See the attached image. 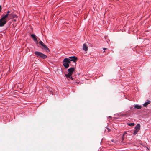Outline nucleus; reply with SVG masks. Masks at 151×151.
I'll return each instance as SVG.
<instances>
[{
	"label": "nucleus",
	"instance_id": "f3484780",
	"mask_svg": "<svg viewBox=\"0 0 151 151\" xmlns=\"http://www.w3.org/2000/svg\"><path fill=\"white\" fill-rule=\"evenodd\" d=\"M111 141L112 142H115L114 140V139L111 140Z\"/></svg>",
	"mask_w": 151,
	"mask_h": 151
},
{
	"label": "nucleus",
	"instance_id": "423d86ee",
	"mask_svg": "<svg viewBox=\"0 0 151 151\" xmlns=\"http://www.w3.org/2000/svg\"><path fill=\"white\" fill-rule=\"evenodd\" d=\"M39 43L41 45L42 47H40L42 49H44L47 52H49V49L47 47L46 45L45 44H44L41 41H40Z\"/></svg>",
	"mask_w": 151,
	"mask_h": 151
},
{
	"label": "nucleus",
	"instance_id": "6e6552de",
	"mask_svg": "<svg viewBox=\"0 0 151 151\" xmlns=\"http://www.w3.org/2000/svg\"><path fill=\"white\" fill-rule=\"evenodd\" d=\"M31 37L33 39L34 41L37 44L38 43L37 39L35 35L32 34L31 35Z\"/></svg>",
	"mask_w": 151,
	"mask_h": 151
},
{
	"label": "nucleus",
	"instance_id": "39448f33",
	"mask_svg": "<svg viewBox=\"0 0 151 151\" xmlns=\"http://www.w3.org/2000/svg\"><path fill=\"white\" fill-rule=\"evenodd\" d=\"M140 125L139 124H137L135 126L133 134L135 135L137 134L138 132L140 130Z\"/></svg>",
	"mask_w": 151,
	"mask_h": 151
},
{
	"label": "nucleus",
	"instance_id": "0eeeda50",
	"mask_svg": "<svg viewBox=\"0 0 151 151\" xmlns=\"http://www.w3.org/2000/svg\"><path fill=\"white\" fill-rule=\"evenodd\" d=\"M68 58L70 60V63L71 61L75 63L77 61L78 59L77 57L75 56L69 57Z\"/></svg>",
	"mask_w": 151,
	"mask_h": 151
},
{
	"label": "nucleus",
	"instance_id": "1a4fd4ad",
	"mask_svg": "<svg viewBox=\"0 0 151 151\" xmlns=\"http://www.w3.org/2000/svg\"><path fill=\"white\" fill-rule=\"evenodd\" d=\"M150 103V101L149 100H147V101L145 102L143 104V106L144 107H147V106Z\"/></svg>",
	"mask_w": 151,
	"mask_h": 151
},
{
	"label": "nucleus",
	"instance_id": "aec40b11",
	"mask_svg": "<svg viewBox=\"0 0 151 151\" xmlns=\"http://www.w3.org/2000/svg\"><path fill=\"white\" fill-rule=\"evenodd\" d=\"M17 17V16L16 15H15L14 16H13V17Z\"/></svg>",
	"mask_w": 151,
	"mask_h": 151
},
{
	"label": "nucleus",
	"instance_id": "7ed1b4c3",
	"mask_svg": "<svg viewBox=\"0 0 151 151\" xmlns=\"http://www.w3.org/2000/svg\"><path fill=\"white\" fill-rule=\"evenodd\" d=\"M7 16H4L3 15L1 16V18L0 19V27H2L4 26L7 22V21L6 18Z\"/></svg>",
	"mask_w": 151,
	"mask_h": 151
},
{
	"label": "nucleus",
	"instance_id": "9d476101",
	"mask_svg": "<svg viewBox=\"0 0 151 151\" xmlns=\"http://www.w3.org/2000/svg\"><path fill=\"white\" fill-rule=\"evenodd\" d=\"M142 107L141 106L138 104L134 105V108L137 109H141Z\"/></svg>",
	"mask_w": 151,
	"mask_h": 151
},
{
	"label": "nucleus",
	"instance_id": "f03ea898",
	"mask_svg": "<svg viewBox=\"0 0 151 151\" xmlns=\"http://www.w3.org/2000/svg\"><path fill=\"white\" fill-rule=\"evenodd\" d=\"M34 53L35 55L38 58L45 59L47 58L46 55L39 52L36 51Z\"/></svg>",
	"mask_w": 151,
	"mask_h": 151
},
{
	"label": "nucleus",
	"instance_id": "2eb2a0df",
	"mask_svg": "<svg viewBox=\"0 0 151 151\" xmlns=\"http://www.w3.org/2000/svg\"><path fill=\"white\" fill-rule=\"evenodd\" d=\"M49 90L50 91V93L51 94L52 93V88H51Z\"/></svg>",
	"mask_w": 151,
	"mask_h": 151
},
{
	"label": "nucleus",
	"instance_id": "4be33fe9",
	"mask_svg": "<svg viewBox=\"0 0 151 151\" xmlns=\"http://www.w3.org/2000/svg\"><path fill=\"white\" fill-rule=\"evenodd\" d=\"M105 131H106V129H105Z\"/></svg>",
	"mask_w": 151,
	"mask_h": 151
},
{
	"label": "nucleus",
	"instance_id": "f257e3e1",
	"mask_svg": "<svg viewBox=\"0 0 151 151\" xmlns=\"http://www.w3.org/2000/svg\"><path fill=\"white\" fill-rule=\"evenodd\" d=\"M74 70L75 68L74 67H72L68 69V73L66 74L65 76L68 80L69 79H71L72 80H74V78L72 77V75Z\"/></svg>",
	"mask_w": 151,
	"mask_h": 151
},
{
	"label": "nucleus",
	"instance_id": "9b49d317",
	"mask_svg": "<svg viewBox=\"0 0 151 151\" xmlns=\"http://www.w3.org/2000/svg\"><path fill=\"white\" fill-rule=\"evenodd\" d=\"M88 47L86 44H84L83 45V49L85 51H86L88 50Z\"/></svg>",
	"mask_w": 151,
	"mask_h": 151
},
{
	"label": "nucleus",
	"instance_id": "ddd939ff",
	"mask_svg": "<svg viewBox=\"0 0 151 151\" xmlns=\"http://www.w3.org/2000/svg\"><path fill=\"white\" fill-rule=\"evenodd\" d=\"M128 125L130 126H133L134 125V124L133 123H131L128 124Z\"/></svg>",
	"mask_w": 151,
	"mask_h": 151
},
{
	"label": "nucleus",
	"instance_id": "6ab92c4d",
	"mask_svg": "<svg viewBox=\"0 0 151 151\" xmlns=\"http://www.w3.org/2000/svg\"><path fill=\"white\" fill-rule=\"evenodd\" d=\"M108 117L110 118H112L111 116H109Z\"/></svg>",
	"mask_w": 151,
	"mask_h": 151
},
{
	"label": "nucleus",
	"instance_id": "dca6fc26",
	"mask_svg": "<svg viewBox=\"0 0 151 151\" xmlns=\"http://www.w3.org/2000/svg\"><path fill=\"white\" fill-rule=\"evenodd\" d=\"M1 10H2V7H1V6L0 5V12H1Z\"/></svg>",
	"mask_w": 151,
	"mask_h": 151
},
{
	"label": "nucleus",
	"instance_id": "4468645a",
	"mask_svg": "<svg viewBox=\"0 0 151 151\" xmlns=\"http://www.w3.org/2000/svg\"><path fill=\"white\" fill-rule=\"evenodd\" d=\"M106 128L107 129V132H109L111 130H110V129H109V128Z\"/></svg>",
	"mask_w": 151,
	"mask_h": 151
},
{
	"label": "nucleus",
	"instance_id": "412c9836",
	"mask_svg": "<svg viewBox=\"0 0 151 151\" xmlns=\"http://www.w3.org/2000/svg\"><path fill=\"white\" fill-rule=\"evenodd\" d=\"M106 48H104V52H105V50H106Z\"/></svg>",
	"mask_w": 151,
	"mask_h": 151
},
{
	"label": "nucleus",
	"instance_id": "f8f14e48",
	"mask_svg": "<svg viewBox=\"0 0 151 151\" xmlns=\"http://www.w3.org/2000/svg\"><path fill=\"white\" fill-rule=\"evenodd\" d=\"M10 13V12L9 11H8L7 12V14L5 15H4V16H7L6 17V18L8 17L9 15H10L11 16L12 15V13L10 14H9Z\"/></svg>",
	"mask_w": 151,
	"mask_h": 151
},
{
	"label": "nucleus",
	"instance_id": "20e7f679",
	"mask_svg": "<svg viewBox=\"0 0 151 151\" xmlns=\"http://www.w3.org/2000/svg\"><path fill=\"white\" fill-rule=\"evenodd\" d=\"M63 62V65L64 67L66 68H68L69 66V64L70 63L69 58H65L64 59Z\"/></svg>",
	"mask_w": 151,
	"mask_h": 151
},
{
	"label": "nucleus",
	"instance_id": "a211bd4d",
	"mask_svg": "<svg viewBox=\"0 0 151 151\" xmlns=\"http://www.w3.org/2000/svg\"><path fill=\"white\" fill-rule=\"evenodd\" d=\"M124 134H123V136L122 137V140H123V139H124L123 136H124Z\"/></svg>",
	"mask_w": 151,
	"mask_h": 151
}]
</instances>
